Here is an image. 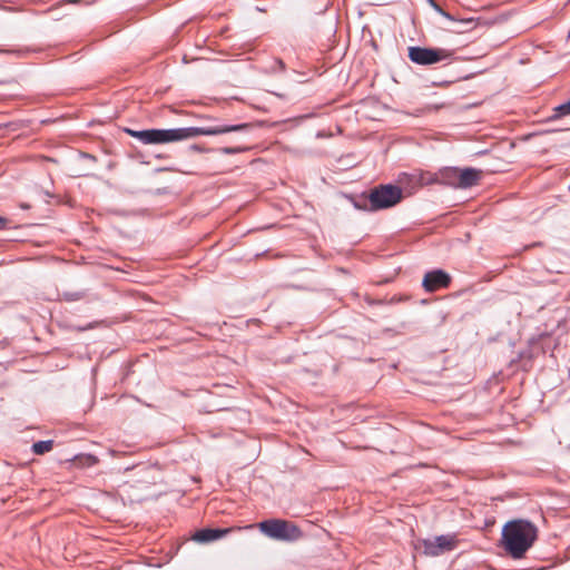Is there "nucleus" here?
Masks as SVG:
<instances>
[{
    "label": "nucleus",
    "mask_w": 570,
    "mask_h": 570,
    "mask_svg": "<svg viewBox=\"0 0 570 570\" xmlns=\"http://www.w3.org/2000/svg\"><path fill=\"white\" fill-rule=\"evenodd\" d=\"M538 529L527 520H513L502 529V540L505 550L514 559H520L532 547L537 539Z\"/></svg>",
    "instance_id": "1"
},
{
    "label": "nucleus",
    "mask_w": 570,
    "mask_h": 570,
    "mask_svg": "<svg viewBox=\"0 0 570 570\" xmlns=\"http://www.w3.org/2000/svg\"><path fill=\"white\" fill-rule=\"evenodd\" d=\"M248 124L237 125H217L209 127H183V128H170L159 129L160 130V142L167 144L173 141H181L197 136H216L227 134L232 131L247 130Z\"/></svg>",
    "instance_id": "2"
},
{
    "label": "nucleus",
    "mask_w": 570,
    "mask_h": 570,
    "mask_svg": "<svg viewBox=\"0 0 570 570\" xmlns=\"http://www.w3.org/2000/svg\"><path fill=\"white\" fill-rule=\"evenodd\" d=\"M258 528L266 537L278 541H296L302 535V531L295 524L281 519L262 521Z\"/></svg>",
    "instance_id": "3"
},
{
    "label": "nucleus",
    "mask_w": 570,
    "mask_h": 570,
    "mask_svg": "<svg viewBox=\"0 0 570 570\" xmlns=\"http://www.w3.org/2000/svg\"><path fill=\"white\" fill-rule=\"evenodd\" d=\"M409 58L412 62L422 66L434 65L441 61H452L455 58V50L446 48L410 47Z\"/></svg>",
    "instance_id": "4"
},
{
    "label": "nucleus",
    "mask_w": 570,
    "mask_h": 570,
    "mask_svg": "<svg viewBox=\"0 0 570 570\" xmlns=\"http://www.w3.org/2000/svg\"><path fill=\"white\" fill-rule=\"evenodd\" d=\"M402 199V189L395 185H382L374 188L368 196L372 210L390 208Z\"/></svg>",
    "instance_id": "5"
},
{
    "label": "nucleus",
    "mask_w": 570,
    "mask_h": 570,
    "mask_svg": "<svg viewBox=\"0 0 570 570\" xmlns=\"http://www.w3.org/2000/svg\"><path fill=\"white\" fill-rule=\"evenodd\" d=\"M455 541L451 535H439L433 539L423 540L424 553L426 556L436 557L446 551L453 550Z\"/></svg>",
    "instance_id": "6"
},
{
    "label": "nucleus",
    "mask_w": 570,
    "mask_h": 570,
    "mask_svg": "<svg viewBox=\"0 0 570 570\" xmlns=\"http://www.w3.org/2000/svg\"><path fill=\"white\" fill-rule=\"evenodd\" d=\"M449 283L450 276L445 272L436 269L425 274L422 285L425 291L434 292L441 287H446Z\"/></svg>",
    "instance_id": "7"
},
{
    "label": "nucleus",
    "mask_w": 570,
    "mask_h": 570,
    "mask_svg": "<svg viewBox=\"0 0 570 570\" xmlns=\"http://www.w3.org/2000/svg\"><path fill=\"white\" fill-rule=\"evenodd\" d=\"M481 174V170L474 168L459 169V188L465 189L476 185Z\"/></svg>",
    "instance_id": "8"
},
{
    "label": "nucleus",
    "mask_w": 570,
    "mask_h": 570,
    "mask_svg": "<svg viewBox=\"0 0 570 570\" xmlns=\"http://www.w3.org/2000/svg\"><path fill=\"white\" fill-rule=\"evenodd\" d=\"M127 132L137 138L139 141L146 145L161 144L160 142V130L159 129H146V130H132L127 129Z\"/></svg>",
    "instance_id": "9"
},
{
    "label": "nucleus",
    "mask_w": 570,
    "mask_h": 570,
    "mask_svg": "<svg viewBox=\"0 0 570 570\" xmlns=\"http://www.w3.org/2000/svg\"><path fill=\"white\" fill-rule=\"evenodd\" d=\"M433 181L459 188V168L448 167L440 170Z\"/></svg>",
    "instance_id": "10"
},
{
    "label": "nucleus",
    "mask_w": 570,
    "mask_h": 570,
    "mask_svg": "<svg viewBox=\"0 0 570 570\" xmlns=\"http://www.w3.org/2000/svg\"><path fill=\"white\" fill-rule=\"evenodd\" d=\"M227 532V529H202L193 535V539L197 542L206 543L224 537Z\"/></svg>",
    "instance_id": "11"
},
{
    "label": "nucleus",
    "mask_w": 570,
    "mask_h": 570,
    "mask_svg": "<svg viewBox=\"0 0 570 570\" xmlns=\"http://www.w3.org/2000/svg\"><path fill=\"white\" fill-rule=\"evenodd\" d=\"M430 6L442 17L450 21H459L468 28H472L475 24L474 18H465L456 20L451 13L444 11L434 0H428Z\"/></svg>",
    "instance_id": "12"
},
{
    "label": "nucleus",
    "mask_w": 570,
    "mask_h": 570,
    "mask_svg": "<svg viewBox=\"0 0 570 570\" xmlns=\"http://www.w3.org/2000/svg\"><path fill=\"white\" fill-rule=\"evenodd\" d=\"M53 441L45 440L38 441L32 444V452L35 454L41 455L52 450Z\"/></svg>",
    "instance_id": "13"
},
{
    "label": "nucleus",
    "mask_w": 570,
    "mask_h": 570,
    "mask_svg": "<svg viewBox=\"0 0 570 570\" xmlns=\"http://www.w3.org/2000/svg\"><path fill=\"white\" fill-rule=\"evenodd\" d=\"M556 117L566 116L570 114V100L557 106L554 108Z\"/></svg>",
    "instance_id": "14"
},
{
    "label": "nucleus",
    "mask_w": 570,
    "mask_h": 570,
    "mask_svg": "<svg viewBox=\"0 0 570 570\" xmlns=\"http://www.w3.org/2000/svg\"><path fill=\"white\" fill-rule=\"evenodd\" d=\"M244 150H245V148H242V147H224L220 149V151L225 155L238 154Z\"/></svg>",
    "instance_id": "15"
},
{
    "label": "nucleus",
    "mask_w": 570,
    "mask_h": 570,
    "mask_svg": "<svg viewBox=\"0 0 570 570\" xmlns=\"http://www.w3.org/2000/svg\"><path fill=\"white\" fill-rule=\"evenodd\" d=\"M7 220L3 217H0V229L6 227Z\"/></svg>",
    "instance_id": "16"
},
{
    "label": "nucleus",
    "mask_w": 570,
    "mask_h": 570,
    "mask_svg": "<svg viewBox=\"0 0 570 570\" xmlns=\"http://www.w3.org/2000/svg\"><path fill=\"white\" fill-rule=\"evenodd\" d=\"M70 3H77L79 2L80 0H68Z\"/></svg>",
    "instance_id": "17"
}]
</instances>
